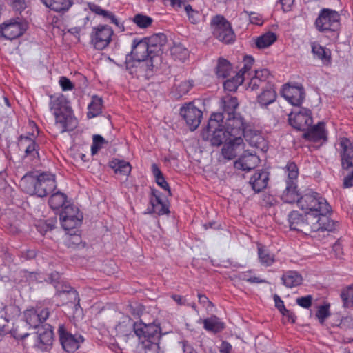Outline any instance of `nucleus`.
<instances>
[{"label": "nucleus", "instance_id": "nucleus-17", "mask_svg": "<svg viewBox=\"0 0 353 353\" xmlns=\"http://www.w3.org/2000/svg\"><path fill=\"white\" fill-rule=\"evenodd\" d=\"M22 34V19L12 18L0 24V37L12 40Z\"/></svg>", "mask_w": 353, "mask_h": 353}, {"label": "nucleus", "instance_id": "nucleus-61", "mask_svg": "<svg viewBox=\"0 0 353 353\" xmlns=\"http://www.w3.org/2000/svg\"><path fill=\"white\" fill-rule=\"evenodd\" d=\"M89 8L92 12L98 15H101L105 19L110 12L108 10H103L101 6L94 3H90Z\"/></svg>", "mask_w": 353, "mask_h": 353}, {"label": "nucleus", "instance_id": "nucleus-5", "mask_svg": "<svg viewBox=\"0 0 353 353\" xmlns=\"http://www.w3.org/2000/svg\"><path fill=\"white\" fill-rule=\"evenodd\" d=\"M223 116L220 114H212L206 127L201 132L203 140L208 141L212 146H220L225 143L230 136L223 128Z\"/></svg>", "mask_w": 353, "mask_h": 353}, {"label": "nucleus", "instance_id": "nucleus-39", "mask_svg": "<svg viewBox=\"0 0 353 353\" xmlns=\"http://www.w3.org/2000/svg\"><path fill=\"white\" fill-rule=\"evenodd\" d=\"M216 74L219 78L225 79L232 72L231 63L224 58H219L216 67Z\"/></svg>", "mask_w": 353, "mask_h": 353}, {"label": "nucleus", "instance_id": "nucleus-8", "mask_svg": "<svg viewBox=\"0 0 353 353\" xmlns=\"http://www.w3.org/2000/svg\"><path fill=\"white\" fill-rule=\"evenodd\" d=\"M126 55L125 60V70L133 76L144 77L148 79L153 74L154 68L152 59L149 60L134 59Z\"/></svg>", "mask_w": 353, "mask_h": 353}, {"label": "nucleus", "instance_id": "nucleus-46", "mask_svg": "<svg viewBox=\"0 0 353 353\" xmlns=\"http://www.w3.org/2000/svg\"><path fill=\"white\" fill-rule=\"evenodd\" d=\"M172 54L176 59L185 61L189 57V50L181 44H176L172 48Z\"/></svg>", "mask_w": 353, "mask_h": 353}, {"label": "nucleus", "instance_id": "nucleus-45", "mask_svg": "<svg viewBox=\"0 0 353 353\" xmlns=\"http://www.w3.org/2000/svg\"><path fill=\"white\" fill-rule=\"evenodd\" d=\"M132 21L136 26L141 29H145L150 27L153 23V19L145 14L139 13L135 14Z\"/></svg>", "mask_w": 353, "mask_h": 353}, {"label": "nucleus", "instance_id": "nucleus-15", "mask_svg": "<svg viewBox=\"0 0 353 353\" xmlns=\"http://www.w3.org/2000/svg\"><path fill=\"white\" fill-rule=\"evenodd\" d=\"M180 114L185 121L191 131L195 130L201 123L203 112L196 108L193 103L183 105L180 109Z\"/></svg>", "mask_w": 353, "mask_h": 353}, {"label": "nucleus", "instance_id": "nucleus-33", "mask_svg": "<svg viewBox=\"0 0 353 353\" xmlns=\"http://www.w3.org/2000/svg\"><path fill=\"white\" fill-rule=\"evenodd\" d=\"M282 283L288 288L297 287L302 283L303 277L297 271L288 270L281 277Z\"/></svg>", "mask_w": 353, "mask_h": 353}, {"label": "nucleus", "instance_id": "nucleus-44", "mask_svg": "<svg viewBox=\"0 0 353 353\" xmlns=\"http://www.w3.org/2000/svg\"><path fill=\"white\" fill-rule=\"evenodd\" d=\"M243 81L244 77H242L240 73H236L235 76L224 81L223 88L227 91L234 92Z\"/></svg>", "mask_w": 353, "mask_h": 353}, {"label": "nucleus", "instance_id": "nucleus-40", "mask_svg": "<svg viewBox=\"0 0 353 353\" xmlns=\"http://www.w3.org/2000/svg\"><path fill=\"white\" fill-rule=\"evenodd\" d=\"M276 34L272 32L269 31L258 37L255 39V44L259 49H263L270 46L276 41Z\"/></svg>", "mask_w": 353, "mask_h": 353}, {"label": "nucleus", "instance_id": "nucleus-47", "mask_svg": "<svg viewBox=\"0 0 353 353\" xmlns=\"http://www.w3.org/2000/svg\"><path fill=\"white\" fill-rule=\"evenodd\" d=\"M341 298L345 307L353 306V284L346 287L342 290Z\"/></svg>", "mask_w": 353, "mask_h": 353}, {"label": "nucleus", "instance_id": "nucleus-14", "mask_svg": "<svg viewBox=\"0 0 353 353\" xmlns=\"http://www.w3.org/2000/svg\"><path fill=\"white\" fill-rule=\"evenodd\" d=\"M312 122V112L308 108H301L298 112L292 111L288 114L289 124L299 131H305Z\"/></svg>", "mask_w": 353, "mask_h": 353}, {"label": "nucleus", "instance_id": "nucleus-59", "mask_svg": "<svg viewBox=\"0 0 353 353\" xmlns=\"http://www.w3.org/2000/svg\"><path fill=\"white\" fill-rule=\"evenodd\" d=\"M105 19H110V23L114 24L120 31L123 32L125 30L123 23L116 17L113 12H109Z\"/></svg>", "mask_w": 353, "mask_h": 353}, {"label": "nucleus", "instance_id": "nucleus-22", "mask_svg": "<svg viewBox=\"0 0 353 353\" xmlns=\"http://www.w3.org/2000/svg\"><path fill=\"white\" fill-rule=\"evenodd\" d=\"M328 132L325 129V123L319 122L316 125H312L306 129L303 134V137L309 141L318 143L320 141L326 142L327 141Z\"/></svg>", "mask_w": 353, "mask_h": 353}, {"label": "nucleus", "instance_id": "nucleus-53", "mask_svg": "<svg viewBox=\"0 0 353 353\" xmlns=\"http://www.w3.org/2000/svg\"><path fill=\"white\" fill-rule=\"evenodd\" d=\"M330 304L321 305L318 307L316 316L321 323H323L325 320L330 316Z\"/></svg>", "mask_w": 353, "mask_h": 353}, {"label": "nucleus", "instance_id": "nucleus-2", "mask_svg": "<svg viewBox=\"0 0 353 353\" xmlns=\"http://www.w3.org/2000/svg\"><path fill=\"white\" fill-rule=\"evenodd\" d=\"M50 311L48 308L31 309L23 312V317L26 323L30 327L37 331L33 333L23 334V340L28 336H32L34 342L32 347L42 352L49 351L53 343L54 332L53 327L50 324L40 325L49 317Z\"/></svg>", "mask_w": 353, "mask_h": 353}, {"label": "nucleus", "instance_id": "nucleus-51", "mask_svg": "<svg viewBox=\"0 0 353 353\" xmlns=\"http://www.w3.org/2000/svg\"><path fill=\"white\" fill-rule=\"evenodd\" d=\"M185 10L187 13L189 21L192 24H197L201 19V13L194 10L191 5L188 4L185 6Z\"/></svg>", "mask_w": 353, "mask_h": 353}, {"label": "nucleus", "instance_id": "nucleus-26", "mask_svg": "<svg viewBox=\"0 0 353 353\" xmlns=\"http://www.w3.org/2000/svg\"><path fill=\"white\" fill-rule=\"evenodd\" d=\"M39 176L40 173L38 171H32L23 174V191L26 193L37 196Z\"/></svg>", "mask_w": 353, "mask_h": 353}, {"label": "nucleus", "instance_id": "nucleus-36", "mask_svg": "<svg viewBox=\"0 0 353 353\" xmlns=\"http://www.w3.org/2000/svg\"><path fill=\"white\" fill-rule=\"evenodd\" d=\"M312 52L314 57L320 59L323 63H329L331 59L330 50L316 42L311 43Z\"/></svg>", "mask_w": 353, "mask_h": 353}, {"label": "nucleus", "instance_id": "nucleus-48", "mask_svg": "<svg viewBox=\"0 0 353 353\" xmlns=\"http://www.w3.org/2000/svg\"><path fill=\"white\" fill-rule=\"evenodd\" d=\"M143 353H161L159 341H143L140 343Z\"/></svg>", "mask_w": 353, "mask_h": 353}, {"label": "nucleus", "instance_id": "nucleus-32", "mask_svg": "<svg viewBox=\"0 0 353 353\" xmlns=\"http://www.w3.org/2000/svg\"><path fill=\"white\" fill-rule=\"evenodd\" d=\"M243 137L250 146L254 147L263 152L267 151V141L259 132L256 131L246 132Z\"/></svg>", "mask_w": 353, "mask_h": 353}, {"label": "nucleus", "instance_id": "nucleus-24", "mask_svg": "<svg viewBox=\"0 0 353 353\" xmlns=\"http://www.w3.org/2000/svg\"><path fill=\"white\" fill-rule=\"evenodd\" d=\"M57 188L55 176L50 173H40L37 187V196L44 197L52 192Z\"/></svg>", "mask_w": 353, "mask_h": 353}, {"label": "nucleus", "instance_id": "nucleus-4", "mask_svg": "<svg viewBox=\"0 0 353 353\" xmlns=\"http://www.w3.org/2000/svg\"><path fill=\"white\" fill-rule=\"evenodd\" d=\"M49 107L53 112L56 124L59 125L61 132L72 130L73 111L70 102L62 94L50 95Z\"/></svg>", "mask_w": 353, "mask_h": 353}, {"label": "nucleus", "instance_id": "nucleus-41", "mask_svg": "<svg viewBox=\"0 0 353 353\" xmlns=\"http://www.w3.org/2000/svg\"><path fill=\"white\" fill-rule=\"evenodd\" d=\"M57 217H51L46 220H39L35 223V227L39 232L44 235L48 231L55 228L57 224Z\"/></svg>", "mask_w": 353, "mask_h": 353}, {"label": "nucleus", "instance_id": "nucleus-11", "mask_svg": "<svg viewBox=\"0 0 353 353\" xmlns=\"http://www.w3.org/2000/svg\"><path fill=\"white\" fill-rule=\"evenodd\" d=\"M58 334L62 348L68 353L75 352L85 341L81 334H72L63 324L59 325Z\"/></svg>", "mask_w": 353, "mask_h": 353}, {"label": "nucleus", "instance_id": "nucleus-30", "mask_svg": "<svg viewBox=\"0 0 353 353\" xmlns=\"http://www.w3.org/2000/svg\"><path fill=\"white\" fill-rule=\"evenodd\" d=\"M277 98L274 85L262 89V92L256 97V101L261 108H267L270 104L273 103Z\"/></svg>", "mask_w": 353, "mask_h": 353}, {"label": "nucleus", "instance_id": "nucleus-49", "mask_svg": "<svg viewBox=\"0 0 353 353\" xmlns=\"http://www.w3.org/2000/svg\"><path fill=\"white\" fill-rule=\"evenodd\" d=\"M150 202L152 205L150 213H156L159 216L168 214L170 213L168 206L163 201L161 203H155L153 199H150Z\"/></svg>", "mask_w": 353, "mask_h": 353}, {"label": "nucleus", "instance_id": "nucleus-18", "mask_svg": "<svg viewBox=\"0 0 353 353\" xmlns=\"http://www.w3.org/2000/svg\"><path fill=\"white\" fill-rule=\"evenodd\" d=\"M341 164L343 170L353 168V141L349 138L341 137L339 140Z\"/></svg>", "mask_w": 353, "mask_h": 353}, {"label": "nucleus", "instance_id": "nucleus-42", "mask_svg": "<svg viewBox=\"0 0 353 353\" xmlns=\"http://www.w3.org/2000/svg\"><path fill=\"white\" fill-rule=\"evenodd\" d=\"M66 200L67 196L60 191H57L50 196L48 200V204L52 209L57 210L61 207H64Z\"/></svg>", "mask_w": 353, "mask_h": 353}, {"label": "nucleus", "instance_id": "nucleus-25", "mask_svg": "<svg viewBox=\"0 0 353 353\" xmlns=\"http://www.w3.org/2000/svg\"><path fill=\"white\" fill-rule=\"evenodd\" d=\"M270 173L264 170H256L250 177L249 183L256 193H259L267 188Z\"/></svg>", "mask_w": 353, "mask_h": 353}, {"label": "nucleus", "instance_id": "nucleus-21", "mask_svg": "<svg viewBox=\"0 0 353 353\" xmlns=\"http://www.w3.org/2000/svg\"><path fill=\"white\" fill-rule=\"evenodd\" d=\"M272 76L269 70L266 68L256 70L254 76L252 77L248 85L247 89L252 91L256 90L259 88L265 89L269 85L273 84L270 82Z\"/></svg>", "mask_w": 353, "mask_h": 353}, {"label": "nucleus", "instance_id": "nucleus-37", "mask_svg": "<svg viewBox=\"0 0 353 353\" xmlns=\"http://www.w3.org/2000/svg\"><path fill=\"white\" fill-rule=\"evenodd\" d=\"M203 327L207 331L218 333L225 328V325L217 316H212L203 320Z\"/></svg>", "mask_w": 353, "mask_h": 353}, {"label": "nucleus", "instance_id": "nucleus-13", "mask_svg": "<svg viewBox=\"0 0 353 353\" xmlns=\"http://www.w3.org/2000/svg\"><path fill=\"white\" fill-rule=\"evenodd\" d=\"M113 33L112 28L108 25L94 27L90 35L91 43L95 49L102 50L110 44Z\"/></svg>", "mask_w": 353, "mask_h": 353}, {"label": "nucleus", "instance_id": "nucleus-9", "mask_svg": "<svg viewBox=\"0 0 353 353\" xmlns=\"http://www.w3.org/2000/svg\"><path fill=\"white\" fill-rule=\"evenodd\" d=\"M134 334L140 343L143 341H159L161 335L160 325L152 323H145L141 319L133 324Z\"/></svg>", "mask_w": 353, "mask_h": 353}, {"label": "nucleus", "instance_id": "nucleus-16", "mask_svg": "<svg viewBox=\"0 0 353 353\" xmlns=\"http://www.w3.org/2000/svg\"><path fill=\"white\" fill-rule=\"evenodd\" d=\"M224 120L225 121L223 123V128L225 129L230 137L242 138L244 136L246 132L245 131L246 123L241 114L226 117Z\"/></svg>", "mask_w": 353, "mask_h": 353}, {"label": "nucleus", "instance_id": "nucleus-60", "mask_svg": "<svg viewBox=\"0 0 353 353\" xmlns=\"http://www.w3.org/2000/svg\"><path fill=\"white\" fill-rule=\"evenodd\" d=\"M59 82L63 91L72 90L74 87L71 81L65 77H61Z\"/></svg>", "mask_w": 353, "mask_h": 353}, {"label": "nucleus", "instance_id": "nucleus-6", "mask_svg": "<svg viewBox=\"0 0 353 353\" xmlns=\"http://www.w3.org/2000/svg\"><path fill=\"white\" fill-rule=\"evenodd\" d=\"M341 16L335 10L331 8H322L318 14L314 26L318 32L323 34H330L337 38L341 26Z\"/></svg>", "mask_w": 353, "mask_h": 353}, {"label": "nucleus", "instance_id": "nucleus-12", "mask_svg": "<svg viewBox=\"0 0 353 353\" xmlns=\"http://www.w3.org/2000/svg\"><path fill=\"white\" fill-rule=\"evenodd\" d=\"M59 219L62 228L66 231H70L81 225L83 214L76 206L67 205L63 208Z\"/></svg>", "mask_w": 353, "mask_h": 353}, {"label": "nucleus", "instance_id": "nucleus-54", "mask_svg": "<svg viewBox=\"0 0 353 353\" xmlns=\"http://www.w3.org/2000/svg\"><path fill=\"white\" fill-rule=\"evenodd\" d=\"M193 84L190 81H185L180 83L176 88V96L179 98L183 97L190 90Z\"/></svg>", "mask_w": 353, "mask_h": 353}, {"label": "nucleus", "instance_id": "nucleus-31", "mask_svg": "<svg viewBox=\"0 0 353 353\" xmlns=\"http://www.w3.org/2000/svg\"><path fill=\"white\" fill-rule=\"evenodd\" d=\"M257 256L260 264L265 268L272 266L276 261V256L265 245H257Z\"/></svg>", "mask_w": 353, "mask_h": 353}, {"label": "nucleus", "instance_id": "nucleus-55", "mask_svg": "<svg viewBox=\"0 0 353 353\" xmlns=\"http://www.w3.org/2000/svg\"><path fill=\"white\" fill-rule=\"evenodd\" d=\"M254 63V59L252 56L246 55L243 59V66L241 68L238 73L242 74V77L248 72L252 67Z\"/></svg>", "mask_w": 353, "mask_h": 353}, {"label": "nucleus", "instance_id": "nucleus-52", "mask_svg": "<svg viewBox=\"0 0 353 353\" xmlns=\"http://www.w3.org/2000/svg\"><path fill=\"white\" fill-rule=\"evenodd\" d=\"M143 311L144 307L138 303H130L128 306V312L135 319L139 318Z\"/></svg>", "mask_w": 353, "mask_h": 353}, {"label": "nucleus", "instance_id": "nucleus-57", "mask_svg": "<svg viewBox=\"0 0 353 353\" xmlns=\"http://www.w3.org/2000/svg\"><path fill=\"white\" fill-rule=\"evenodd\" d=\"M249 16V21L252 24L261 26L263 23L262 16L258 13L244 11Z\"/></svg>", "mask_w": 353, "mask_h": 353}, {"label": "nucleus", "instance_id": "nucleus-3", "mask_svg": "<svg viewBox=\"0 0 353 353\" xmlns=\"http://www.w3.org/2000/svg\"><path fill=\"white\" fill-rule=\"evenodd\" d=\"M283 170L285 176L284 179L285 187L281 195V199L284 203H297L300 208H308L313 205L314 202L319 200V198H323L320 194L312 190L301 195L298 189L299 168L295 162H288Z\"/></svg>", "mask_w": 353, "mask_h": 353}, {"label": "nucleus", "instance_id": "nucleus-29", "mask_svg": "<svg viewBox=\"0 0 353 353\" xmlns=\"http://www.w3.org/2000/svg\"><path fill=\"white\" fill-rule=\"evenodd\" d=\"M239 107V102L236 97H225L221 100V108L223 110L222 112H215L214 114H220L223 116V120L226 119V117H231L232 116H234L239 114L236 112V109Z\"/></svg>", "mask_w": 353, "mask_h": 353}, {"label": "nucleus", "instance_id": "nucleus-7", "mask_svg": "<svg viewBox=\"0 0 353 353\" xmlns=\"http://www.w3.org/2000/svg\"><path fill=\"white\" fill-rule=\"evenodd\" d=\"M26 129L29 130L23 135V145H26L23 159L29 161L30 166H35L39 163V145L35 141L39 135V129L35 122L30 120Z\"/></svg>", "mask_w": 353, "mask_h": 353}, {"label": "nucleus", "instance_id": "nucleus-38", "mask_svg": "<svg viewBox=\"0 0 353 353\" xmlns=\"http://www.w3.org/2000/svg\"><path fill=\"white\" fill-rule=\"evenodd\" d=\"M103 100L101 97L94 95L88 106L87 117L89 119L99 116L102 112Z\"/></svg>", "mask_w": 353, "mask_h": 353}, {"label": "nucleus", "instance_id": "nucleus-19", "mask_svg": "<svg viewBox=\"0 0 353 353\" xmlns=\"http://www.w3.org/2000/svg\"><path fill=\"white\" fill-rule=\"evenodd\" d=\"M281 94L294 106L301 105L305 97V92L302 85H290L285 84L281 90Z\"/></svg>", "mask_w": 353, "mask_h": 353}, {"label": "nucleus", "instance_id": "nucleus-56", "mask_svg": "<svg viewBox=\"0 0 353 353\" xmlns=\"http://www.w3.org/2000/svg\"><path fill=\"white\" fill-rule=\"evenodd\" d=\"M276 203V200L274 196L270 194H263L261 199V205L270 208L274 205Z\"/></svg>", "mask_w": 353, "mask_h": 353}, {"label": "nucleus", "instance_id": "nucleus-27", "mask_svg": "<svg viewBox=\"0 0 353 353\" xmlns=\"http://www.w3.org/2000/svg\"><path fill=\"white\" fill-rule=\"evenodd\" d=\"M56 294L60 296L61 294H65L68 299L72 302L75 307L80 306V299L76 290L72 288L66 282L62 281L60 283L54 284Z\"/></svg>", "mask_w": 353, "mask_h": 353}, {"label": "nucleus", "instance_id": "nucleus-28", "mask_svg": "<svg viewBox=\"0 0 353 353\" xmlns=\"http://www.w3.org/2000/svg\"><path fill=\"white\" fill-rule=\"evenodd\" d=\"M259 161V158L256 154L245 153L234 162V168L238 170L250 171L257 165Z\"/></svg>", "mask_w": 353, "mask_h": 353}, {"label": "nucleus", "instance_id": "nucleus-20", "mask_svg": "<svg viewBox=\"0 0 353 353\" xmlns=\"http://www.w3.org/2000/svg\"><path fill=\"white\" fill-rule=\"evenodd\" d=\"M126 55H131L132 58L149 60L152 59L153 61L157 59V54L154 49H152L150 43L145 41H137L135 39L133 41L132 46V50Z\"/></svg>", "mask_w": 353, "mask_h": 353}, {"label": "nucleus", "instance_id": "nucleus-23", "mask_svg": "<svg viewBox=\"0 0 353 353\" xmlns=\"http://www.w3.org/2000/svg\"><path fill=\"white\" fill-rule=\"evenodd\" d=\"M244 148L243 140L241 137H230L223 145L221 153L228 159H234Z\"/></svg>", "mask_w": 353, "mask_h": 353}, {"label": "nucleus", "instance_id": "nucleus-34", "mask_svg": "<svg viewBox=\"0 0 353 353\" xmlns=\"http://www.w3.org/2000/svg\"><path fill=\"white\" fill-rule=\"evenodd\" d=\"M50 9L60 12L69 10L72 5L71 0H41Z\"/></svg>", "mask_w": 353, "mask_h": 353}, {"label": "nucleus", "instance_id": "nucleus-62", "mask_svg": "<svg viewBox=\"0 0 353 353\" xmlns=\"http://www.w3.org/2000/svg\"><path fill=\"white\" fill-rule=\"evenodd\" d=\"M157 185L161 187L164 190L168 192V194L170 196L172 194L170 185L166 181L164 176H159V178L155 179Z\"/></svg>", "mask_w": 353, "mask_h": 353}, {"label": "nucleus", "instance_id": "nucleus-1", "mask_svg": "<svg viewBox=\"0 0 353 353\" xmlns=\"http://www.w3.org/2000/svg\"><path fill=\"white\" fill-rule=\"evenodd\" d=\"M308 208H301L304 214L297 210L292 211L288 214V222L292 230L303 232L335 231L339 223L328 216L332 212L331 206L324 198H319Z\"/></svg>", "mask_w": 353, "mask_h": 353}, {"label": "nucleus", "instance_id": "nucleus-58", "mask_svg": "<svg viewBox=\"0 0 353 353\" xmlns=\"http://www.w3.org/2000/svg\"><path fill=\"white\" fill-rule=\"evenodd\" d=\"M312 296L307 295L296 299V303L305 309H308L312 305Z\"/></svg>", "mask_w": 353, "mask_h": 353}, {"label": "nucleus", "instance_id": "nucleus-35", "mask_svg": "<svg viewBox=\"0 0 353 353\" xmlns=\"http://www.w3.org/2000/svg\"><path fill=\"white\" fill-rule=\"evenodd\" d=\"M109 165L114 170L115 174L128 176L131 172V165L129 162L124 160L114 159L110 161Z\"/></svg>", "mask_w": 353, "mask_h": 353}, {"label": "nucleus", "instance_id": "nucleus-43", "mask_svg": "<svg viewBox=\"0 0 353 353\" xmlns=\"http://www.w3.org/2000/svg\"><path fill=\"white\" fill-rule=\"evenodd\" d=\"M148 42L150 43L151 48L154 49V51L156 50L160 51L167 42V37L163 33L154 34L149 38Z\"/></svg>", "mask_w": 353, "mask_h": 353}, {"label": "nucleus", "instance_id": "nucleus-64", "mask_svg": "<svg viewBox=\"0 0 353 353\" xmlns=\"http://www.w3.org/2000/svg\"><path fill=\"white\" fill-rule=\"evenodd\" d=\"M179 345L181 347L183 353H193L194 351L192 346L189 344V343L187 341H182L179 342Z\"/></svg>", "mask_w": 353, "mask_h": 353}, {"label": "nucleus", "instance_id": "nucleus-50", "mask_svg": "<svg viewBox=\"0 0 353 353\" xmlns=\"http://www.w3.org/2000/svg\"><path fill=\"white\" fill-rule=\"evenodd\" d=\"M106 143L105 139L99 135L94 134L92 137V143L91 145V154L92 155H95L98 153L99 150H101L103 147V145Z\"/></svg>", "mask_w": 353, "mask_h": 353}, {"label": "nucleus", "instance_id": "nucleus-63", "mask_svg": "<svg viewBox=\"0 0 353 353\" xmlns=\"http://www.w3.org/2000/svg\"><path fill=\"white\" fill-rule=\"evenodd\" d=\"M273 299L275 303V307L281 314L287 310L285 307L283 301L278 294H274L273 296Z\"/></svg>", "mask_w": 353, "mask_h": 353}, {"label": "nucleus", "instance_id": "nucleus-10", "mask_svg": "<svg viewBox=\"0 0 353 353\" xmlns=\"http://www.w3.org/2000/svg\"><path fill=\"white\" fill-rule=\"evenodd\" d=\"M214 26L213 34L225 43H231L234 41L235 34L232 28L230 23L221 15L214 17L211 21Z\"/></svg>", "mask_w": 353, "mask_h": 353}]
</instances>
